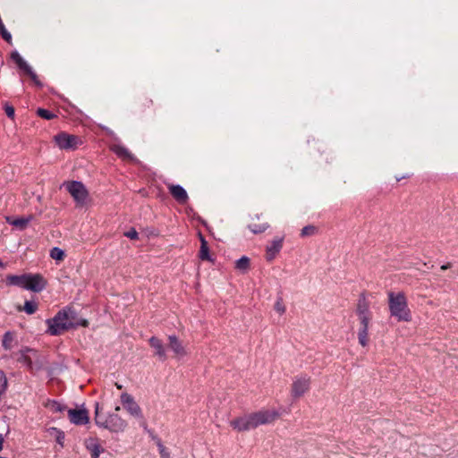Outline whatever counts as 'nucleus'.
Returning <instances> with one entry per match:
<instances>
[{
	"label": "nucleus",
	"instance_id": "9d476101",
	"mask_svg": "<svg viewBox=\"0 0 458 458\" xmlns=\"http://www.w3.org/2000/svg\"><path fill=\"white\" fill-rule=\"evenodd\" d=\"M121 401L123 405V407L133 416H140V406L135 403L133 398L128 394H123L121 395Z\"/></svg>",
	"mask_w": 458,
	"mask_h": 458
},
{
	"label": "nucleus",
	"instance_id": "473e14b6",
	"mask_svg": "<svg viewBox=\"0 0 458 458\" xmlns=\"http://www.w3.org/2000/svg\"><path fill=\"white\" fill-rule=\"evenodd\" d=\"M125 236L131 239V240H137L139 238V234L135 229H131L127 233H125Z\"/></svg>",
	"mask_w": 458,
	"mask_h": 458
},
{
	"label": "nucleus",
	"instance_id": "1a4fd4ad",
	"mask_svg": "<svg viewBox=\"0 0 458 458\" xmlns=\"http://www.w3.org/2000/svg\"><path fill=\"white\" fill-rule=\"evenodd\" d=\"M70 420L76 425H83L89 422V413L86 409H73L68 411Z\"/></svg>",
	"mask_w": 458,
	"mask_h": 458
},
{
	"label": "nucleus",
	"instance_id": "20e7f679",
	"mask_svg": "<svg viewBox=\"0 0 458 458\" xmlns=\"http://www.w3.org/2000/svg\"><path fill=\"white\" fill-rule=\"evenodd\" d=\"M96 422L112 431H120L125 428V422L122 420L117 413H113L108 416L102 414L99 411L98 404L96 405Z\"/></svg>",
	"mask_w": 458,
	"mask_h": 458
},
{
	"label": "nucleus",
	"instance_id": "c756f323",
	"mask_svg": "<svg viewBox=\"0 0 458 458\" xmlns=\"http://www.w3.org/2000/svg\"><path fill=\"white\" fill-rule=\"evenodd\" d=\"M6 385H7L6 377H5L4 374L2 371H0V395L5 390Z\"/></svg>",
	"mask_w": 458,
	"mask_h": 458
},
{
	"label": "nucleus",
	"instance_id": "a878e982",
	"mask_svg": "<svg viewBox=\"0 0 458 458\" xmlns=\"http://www.w3.org/2000/svg\"><path fill=\"white\" fill-rule=\"evenodd\" d=\"M37 114L39 117L46 119V120H51V119H54L55 117H56V115L55 114H53L50 111L44 109V108H38L37 110Z\"/></svg>",
	"mask_w": 458,
	"mask_h": 458
},
{
	"label": "nucleus",
	"instance_id": "412c9836",
	"mask_svg": "<svg viewBox=\"0 0 458 458\" xmlns=\"http://www.w3.org/2000/svg\"><path fill=\"white\" fill-rule=\"evenodd\" d=\"M235 268L241 272H246L250 268V259L247 257H242L236 261Z\"/></svg>",
	"mask_w": 458,
	"mask_h": 458
},
{
	"label": "nucleus",
	"instance_id": "c9c22d12",
	"mask_svg": "<svg viewBox=\"0 0 458 458\" xmlns=\"http://www.w3.org/2000/svg\"><path fill=\"white\" fill-rule=\"evenodd\" d=\"M159 449H160V453H161L162 456L165 458H168V456H169L168 453L165 452V447L160 444H159Z\"/></svg>",
	"mask_w": 458,
	"mask_h": 458
},
{
	"label": "nucleus",
	"instance_id": "f257e3e1",
	"mask_svg": "<svg viewBox=\"0 0 458 458\" xmlns=\"http://www.w3.org/2000/svg\"><path fill=\"white\" fill-rule=\"evenodd\" d=\"M278 417V412L274 410L259 411L232 420L231 426L237 431H246L260 425L271 423Z\"/></svg>",
	"mask_w": 458,
	"mask_h": 458
},
{
	"label": "nucleus",
	"instance_id": "aec40b11",
	"mask_svg": "<svg viewBox=\"0 0 458 458\" xmlns=\"http://www.w3.org/2000/svg\"><path fill=\"white\" fill-rule=\"evenodd\" d=\"M357 313L360 316L369 315V302L366 300V297L362 294L360 296L357 304Z\"/></svg>",
	"mask_w": 458,
	"mask_h": 458
},
{
	"label": "nucleus",
	"instance_id": "f03ea898",
	"mask_svg": "<svg viewBox=\"0 0 458 458\" xmlns=\"http://www.w3.org/2000/svg\"><path fill=\"white\" fill-rule=\"evenodd\" d=\"M48 326L47 333L52 335H57L64 333L70 328H73L78 325L82 327L88 326V321L83 319L81 323L76 321L75 314L73 311L69 310L68 311L64 310L57 312V314L50 319L47 320Z\"/></svg>",
	"mask_w": 458,
	"mask_h": 458
},
{
	"label": "nucleus",
	"instance_id": "f8f14e48",
	"mask_svg": "<svg viewBox=\"0 0 458 458\" xmlns=\"http://www.w3.org/2000/svg\"><path fill=\"white\" fill-rule=\"evenodd\" d=\"M284 237L276 238L266 249V259L268 261L273 260L283 247Z\"/></svg>",
	"mask_w": 458,
	"mask_h": 458
},
{
	"label": "nucleus",
	"instance_id": "4c0bfd02",
	"mask_svg": "<svg viewBox=\"0 0 458 458\" xmlns=\"http://www.w3.org/2000/svg\"><path fill=\"white\" fill-rule=\"evenodd\" d=\"M3 443H4V438L3 437L0 435V451L2 450L3 448Z\"/></svg>",
	"mask_w": 458,
	"mask_h": 458
},
{
	"label": "nucleus",
	"instance_id": "e433bc0d",
	"mask_svg": "<svg viewBox=\"0 0 458 458\" xmlns=\"http://www.w3.org/2000/svg\"><path fill=\"white\" fill-rule=\"evenodd\" d=\"M449 267H451V264H450V263H447L446 265H443V266L441 267V269L445 270V269H447V268H449Z\"/></svg>",
	"mask_w": 458,
	"mask_h": 458
},
{
	"label": "nucleus",
	"instance_id": "4be33fe9",
	"mask_svg": "<svg viewBox=\"0 0 458 458\" xmlns=\"http://www.w3.org/2000/svg\"><path fill=\"white\" fill-rule=\"evenodd\" d=\"M13 342H14L13 334L11 332L5 333L4 335V338H3V346L4 347V349H6V350L12 349L13 346Z\"/></svg>",
	"mask_w": 458,
	"mask_h": 458
},
{
	"label": "nucleus",
	"instance_id": "5701e85b",
	"mask_svg": "<svg viewBox=\"0 0 458 458\" xmlns=\"http://www.w3.org/2000/svg\"><path fill=\"white\" fill-rule=\"evenodd\" d=\"M50 257L56 261H63L65 257V254L64 251L60 248L54 247L50 250Z\"/></svg>",
	"mask_w": 458,
	"mask_h": 458
},
{
	"label": "nucleus",
	"instance_id": "2f4dec72",
	"mask_svg": "<svg viewBox=\"0 0 458 458\" xmlns=\"http://www.w3.org/2000/svg\"><path fill=\"white\" fill-rule=\"evenodd\" d=\"M359 318H360V319L361 321L362 328L369 329V315L360 316Z\"/></svg>",
	"mask_w": 458,
	"mask_h": 458
},
{
	"label": "nucleus",
	"instance_id": "7c9ffc66",
	"mask_svg": "<svg viewBox=\"0 0 458 458\" xmlns=\"http://www.w3.org/2000/svg\"><path fill=\"white\" fill-rule=\"evenodd\" d=\"M47 407H48L53 411H62L61 405L58 403L55 402V401L48 402L47 403Z\"/></svg>",
	"mask_w": 458,
	"mask_h": 458
},
{
	"label": "nucleus",
	"instance_id": "2eb2a0df",
	"mask_svg": "<svg viewBox=\"0 0 458 458\" xmlns=\"http://www.w3.org/2000/svg\"><path fill=\"white\" fill-rule=\"evenodd\" d=\"M169 340V347L173 350L174 354L178 357H182L187 354V352L180 342V340L175 335H170L168 337Z\"/></svg>",
	"mask_w": 458,
	"mask_h": 458
},
{
	"label": "nucleus",
	"instance_id": "9b49d317",
	"mask_svg": "<svg viewBox=\"0 0 458 458\" xmlns=\"http://www.w3.org/2000/svg\"><path fill=\"white\" fill-rule=\"evenodd\" d=\"M168 190L173 198L180 204H185L188 201V194L182 186L168 184Z\"/></svg>",
	"mask_w": 458,
	"mask_h": 458
},
{
	"label": "nucleus",
	"instance_id": "b1692460",
	"mask_svg": "<svg viewBox=\"0 0 458 458\" xmlns=\"http://www.w3.org/2000/svg\"><path fill=\"white\" fill-rule=\"evenodd\" d=\"M33 219V216H29L26 218H18L12 222V225L20 227L21 229H24L28 224Z\"/></svg>",
	"mask_w": 458,
	"mask_h": 458
},
{
	"label": "nucleus",
	"instance_id": "f704fd0d",
	"mask_svg": "<svg viewBox=\"0 0 458 458\" xmlns=\"http://www.w3.org/2000/svg\"><path fill=\"white\" fill-rule=\"evenodd\" d=\"M276 310L279 312V313H284V306L283 304L282 301H277L276 303V306H275Z\"/></svg>",
	"mask_w": 458,
	"mask_h": 458
},
{
	"label": "nucleus",
	"instance_id": "7ed1b4c3",
	"mask_svg": "<svg viewBox=\"0 0 458 458\" xmlns=\"http://www.w3.org/2000/svg\"><path fill=\"white\" fill-rule=\"evenodd\" d=\"M388 306L390 313L398 321L410 322L411 313L408 307L407 298L403 292L388 293Z\"/></svg>",
	"mask_w": 458,
	"mask_h": 458
},
{
	"label": "nucleus",
	"instance_id": "423d86ee",
	"mask_svg": "<svg viewBox=\"0 0 458 458\" xmlns=\"http://www.w3.org/2000/svg\"><path fill=\"white\" fill-rule=\"evenodd\" d=\"M54 140L60 149L64 150H74L82 144L80 137L66 132L56 134Z\"/></svg>",
	"mask_w": 458,
	"mask_h": 458
},
{
	"label": "nucleus",
	"instance_id": "a211bd4d",
	"mask_svg": "<svg viewBox=\"0 0 458 458\" xmlns=\"http://www.w3.org/2000/svg\"><path fill=\"white\" fill-rule=\"evenodd\" d=\"M149 344L152 348L155 349L157 355H158L162 360L166 359L165 351L160 339L152 336L149 339Z\"/></svg>",
	"mask_w": 458,
	"mask_h": 458
},
{
	"label": "nucleus",
	"instance_id": "c85d7f7f",
	"mask_svg": "<svg viewBox=\"0 0 458 458\" xmlns=\"http://www.w3.org/2000/svg\"><path fill=\"white\" fill-rule=\"evenodd\" d=\"M90 451L92 458H98L104 449L99 445L95 444L90 447Z\"/></svg>",
	"mask_w": 458,
	"mask_h": 458
},
{
	"label": "nucleus",
	"instance_id": "ea45409f",
	"mask_svg": "<svg viewBox=\"0 0 458 458\" xmlns=\"http://www.w3.org/2000/svg\"><path fill=\"white\" fill-rule=\"evenodd\" d=\"M115 386H116V387H117L118 389H121V388H122V386H121V385H119L118 383H115Z\"/></svg>",
	"mask_w": 458,
	"mask_h": 458
},
{
	"label": "nucleus",
	"instance_id": "0eeeda50",
	"mask_svg": "<svg viewBox=\"0 0 458 458\" xmlns=\"http://www.w3.org/2000/svg\"><path fill=\"white\" fill-rule=\"evenodd\" d=\"M12 59L15 62L18 67L22 70L27 75L30 76L34 84L38 87H41L42 83L39 81L38 75L32 71L31 67L22 59V57L17 52H13L11 55Z\"/></svg>",
	"mask_w": 458,
	"mask_h": 458
},
{
	"label": "nucleus",
	"instance_id": "58836bf2",
	"mask_svg": "<svg viewBox=\"0 0 458 458\" xmlns=\"http://www.w3.org/2000/svg\"><path fill=\"white\" fill-rule=\"evenodd\" d=\"M4 267H5V264L0 259V268H4Z\"/></svg>",
	"mask_w": 458,
	"mask_h": 458
},
{
	"label": "nucleus",
	"instance_id": "f3484780",
	"mask_svg": "<svg viewBox=\"0 0 458 458\" xmlns=\"http://www.w3.org/2000/svg\"><path fill=\"white\" fill-rule=\"evenodd\" d=\"M27 274L21 276L8 275L5 278L8 285H17L25 289Z\"/></svg>",
	"mask_w": 458,
	"mask_h": 458
},
{
	"label": "nucleus",
	"instance_id": "a19ab883",
	"mask_svg": "<svg viewBox=\"0 0 458 458\" xmlns=\"http://www.w3.org/2000/svg\"><path fill=\"white\" fill-rule=\"evenodd\" d=\"M114 411H120V407L119 406L115 407Z\"/></svg>",
	"mask_w": 458,
	"mask_h": 458
},
{
	"label": "nucleus",
	"instance_id": "393cba45",
	"mask_svg": "<svg viewBox=\"0 0 458 458\" xmlns=\"http://www.w3.org/2000/svg\"><path fill=\"white\" fill-rule=\"evenodd\" d=\"M317 232H318V228L315 225H310L304 226L301 229V235L302 237L310 236V235H314L315 233H317Z\"/></svg>",
	"mask_w": 458,
	"mask_h": 458
},
{
	"label": "nucleus",
	"instance_id": "6e6552de",
	"mask_svg": "<svg viewBox=\"0 0 458 458\" xmlns=\"http://www.w3.org/2000/svg\"><path fill=\"white\" fill-rule=\"evenodd\" d=\"M46 284L47 282L41 275L27 274L25 289L33 292H40L45 288Z\"/></svg>",
	"mask_w": 458,
	"mask_h": 458
},
{
	"label": "nucleus",
	"instance_id": "4468645a",
	"mask_svg": "<svg viewBox=\"0 0 458 458\" xmlns=\"http://www.w3.org/2000/svg\"><path fill=\"white\" fill-rule=\"evenodd\" d=\"M111 151H113L118 157L123 159V161H134L135 158L133 155L123 146L114 144L110 147Z\"/></svg>",
	"mask_w": 458,
	"mask_h": 458
},
{
	"label": "nucleus",
	"instance_id": "39448f33",
	"mask_svg": "<svg viewBox=\"0 0 458 458\" xmlns=\"http://www.w3.org/2000/svg\"><path fill=\"white\" fill-rule=\"evenodd\" d=\"M66 189L75 200L77 206L84 207L89 199V191L81 182L72 181L67 183Z\"/></svg>",
	"mask_w": 458,
	"mask_h": 458
},
{
	"label": "nucleus",
	"instance_id": "bb28decb",
	"mask_svg": "<svg viewBox=\"0 0 458 458\" xmlns=\"http://www.w3.org/2000/svg\"><path fill=\"white\" fill-rule=\"evenodd\" d=\"M38 309V304L33 301H25L23 310L28 314H33Z\"/></svg>",
	"mask_w": 458,
	"mask_h": 458
},
{
	"label": "nucleus",
	"instance_id": "72a5a7b5",
	"mask_svg": "<svg viewBox=\"0 0 458 458\" xmlns=\"http://www.w3.org/2000/svg\"><path fill=\"white\" fill-rule=\"evenodd\" d=\"M4 111L8 117L12 119L14 117V108L12 106L6 105L4 107Z\"/></svg>",
	"mask_w": 458,
	"mask_h": 458
},
{
	"label": "nucleus",
	"instance_id": "dca6fc26",
	"mask_svg": "<svg viewBox=\"0 0 458 458\" xmlns=\"http://www.w3.org/2000/svg\"><path fill=\"white\" fill-rule=\"evenodd\" d=\"M310 386L309 379H298L293 385V393L295 396H301L308 389Z\"/></svg>",
	"mask_w": 458,
	"mask_h": 458
},
{
	"label": "nucleus",
	"instance_id": "ddd939ff",
	"mask_svg": "<svg viewBox=\"0 0 458 458\" xmlns=\"http://www.w3.org/2000/svg\"><path fill=\"white\" fill-rule=\"evenodd\" d=\"M249 228L254 233H260L265 232L268 228V224L267 222L265 221V219L256 215L250 217Z\"/></svg>",
	"mask_w": 458,
	"mask_h": 458
},
{
	"label": "nucleus",
	"instance_id": "6ab92c4d",
	"mask_svg": "<svg viewBox=\"0 0 458 458\" xmlns=\"http://www.w3.org/2000/svg\"><path fill=\"white\" fill-rule=\"evenodd\" d=\"M199 240L201 242L199 250V259L202 260H211V258L209 256L208 242L205 240L201 233H199Z\"/></svg>",
	"mask_w": 458,
	"mask_h": 458
},
{
	"label": "nucleus",
	"instance_id": "cd10ccee",
	"mask_svg": "<svg viewBox=\"0 0 458 458\" xmlns=\"http://www.w3.org/2000/svg\"><path fill=\"white\" fill-rule=\"evenodd\" d=\"M359 342L360 344L365 347L368 344V329L361 328L359 333Z\"/></svg>",
	"mask_w": 458,
	"mask_h": 458
}]
</instances>
